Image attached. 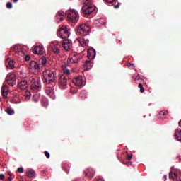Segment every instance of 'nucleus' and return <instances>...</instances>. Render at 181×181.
I'll return each instance as SVG.
<instances>
[{
  "label": "nucleus",
  "instance_id": "2",
  "mask_svg": "<svg viewBox=\"0 0 181 181\" xmlns=\"http://www.w3.org/2000/svg\"><path fill=\"white\" fill-rule=\"evenodd\" d=\"M44 76V83L45 84H52V83H56V72L52 70H46L43 72Z\"/></svg>",
  "mask_w": 181,
  "mask_h": 181
},
{
  "label": "nucleus",
  "instance_id": "34",
  "mask_svg": "<svg viewBox=\"0 0 181 181\" xmlns=\"http://www.w3.org/2000/svg\"><path fill=\"white\" fill-rule=\"evenodd\" d=\"M33 101H35V103H37V101H39V95H34L33 97Z\"/></svg>",
  "mask_w": 181,
  "mask_h": 181
},
{
  "label": "nucleus",
  "instance_id": "25",
  "mask_svg": "<svg viewBox=\"0 0 181 181\" xmlns=\"http://www.w3.org/2000/svg\"><path fill=\"white\" fill-rule=\"evenodd\" d=\"M167 115H168V112L161 111L159 112V114L158 115V118H159V119H165L166 118Z\"/></svg>",
  "mask_w": 181,
  "mask_h": 181
},
{
  "label": "nucleus",
  "instance_id": "40",
  "mask_svg": "<svg viewBox=\"0 0 181 181\" xmlns=\"http://www.w3.org/2000/svg\"><path fill=\"white\" fill-rule=\"evenodd\" d=\"M107 4H112V2H115V0H105Z\"/></svg>",
  "mask_w": 181,
  "mask_h": 181
},
{
  "label": "nucleus",
  "instance_id": "6",
  "mask_svg": "<svg viewBox=\"0 0 181 181\" xmlns=\"http://www.w3.org/2000/svg\"><path fill=\"white\" fill-rule=\"evenodd\" d=\"M77 33L81 36H87L90 35V27L86 24H81L77 28Z\"/></svg>",
  "mask_w": 181,
  "mask_h": 181
},
{
  "label": "nucleus",
  "instance_id": "19",
  "mask_svg": "<svg viewBox=\"0 0 181 181\" xmlns=\"http://www.w3.org/2000/svg\"><path fill=\"white\" fill-rule=\"evenodd\" d=\"M33 52L35 53V54L42 55L43 53H45V49L40 46H37L33 49Z\"/></svg>",
  "mask_w": 181,
  "mask_h": 181
},
{
  "label": "nucleus",
  "instance_id": "15",
  "mask_svg": "<svg viewBox=\"0 0 181 181\" xmlns=\"http://www.w3.org/2000/svg\"><path fill=\"white\" fill-rule=\"evenodd\" d=\"M28 81L23 79L18 84V87L20 90H26L28 88Z\"/></svg>",
  "mask_w": 181,
  "mask_h": 181
},
{
  "label": "nucleus",
  "instance_id": "27",
  "mask_svg": "<svg viewBox=\"0 0 181 181\" xmlns=\"http://www.w3.org/2000/svg\"><path fill=\"white\" fill-rule=\"evenodd\" d=\"M175 136L177 141H181V129H177L175 130Z\"/></svg>",
  "mask_w": 181,
  "mask_h": 181
},
{
  "label": "nucleus",
  "instance_id": "14",
  "mask_svg": "<svg viewBox=\"0 0 181 181\" xmlns=\"http://www.w3.org/2000/svg\"><path fill=\"white\" fill-rule=\"evenodd\" d=\"M95 55H96V52H95V49H94V48H91L88 50L87 57H88V59H89V60L95 59Z\"/></svg>",
  "mask_w": 181,
  "mask_h": 181
},
{
  "label": "nucleus",
  "instance_id": "31",
  "mask_svg": "<svg viewBox=\"0 0 181 181\" xmlns=\"http://www.w3.org/2000/svg\"><path fill=\"white\" fill-rule=\"evenodd\" d=\"M40 63H41V64H42V66H45V64H46V63H47V60L46 59V57H42L40 59Z\"/></svg>",
  "mask_w": 181,
  "mask_h": 181
},
{
  "label": "nucleus",
  "instance_id": "23",
  "mask_svg": "<svg viewBox=\"0 0 181 181\" xmlns=\"http://www.w3.org/2000/svg\"><path fill=\"white\" fill-rule=\"evenodd\" d=\"M179 177V175L177 173H176V171H170L169 173V178L170 179H174V180H177V178Z\"/></svg>",
  "mask_w": 181,
  "mask_h": 181
},
{
  "label": "nucleus",
  "instance_id": "42",
  "mask_svg": "<svg viewBox=\"0 0 181 181\" xmlns=\"http://www.w3.org/2000/svg\"><path fill=\"white\" fill-rule=\"evenodd\" d=\"M5 179V175L4 174H0V180H4Z\"/></svg>",
  "mask_w": 181,
  "mask_h": 181
},
{
  "label": "nucleus",
  "instance_id": "12",
  "mask_svg": "<svg viewBox=\"0 0 181 181\" xmlns=\"http://www.w3.org/2000/svg\"><path fill=\"white\" fill-rule=\"evenodd\" d=\"M6 66L7 69H15V61L10 57L6 58Z\"/></svg>",
  "mask_w": 181,
  "mask_h": 181
},
{
  "label": "nucleus",
  "instance_id": "35",
  "mask_svg": "<svg viewBox=\"0 0 181 181\" xmlns=\"http://www.w3.org/2000/svg\"><path fill=\"white\" fill-rule=\"evenodd\" d=\"M6 8H7V9H12V3L8 2V3L6 4Z\"/></svg>",
  "mask_w": 181,
  "mask_h": 181
},
{
  "label": "nucleus",
  "instance_id": "26",
  "mask_svg": "<svg viewBox=\"0 0 181 181\" xmlns=\"http://www.w3.org/2000/svg\"><path fill=\"white\" fill-rule=\"evenodd\" d=\"M68 62H69V63L76 64V63H77V62H78V58L77 57V56L74 55L72 57H69Z\"/></svg>",
  "mask_w": 181,
  "mask_h": 181
},
{
  "label": "nucleus",
  "instance_id": "36",
  "mask_svg": "<svg viewBox=\"0 0 181 181\" xmlns=\"http://www.w3.org/2000/svg\"><path fill=\"white\" fill-rule=\"evenodd\" d=\"M23 170L24 169L22 167H20L17 169V172H18V173H23Z\"/></svg>",
  "mask_w": 181,
  "mask_h": 181
},
{
  "label": "nucleus",
  "instance_id": "37",
  "mask_svg": "<svg viewBox=\"0 0 181 181\" xmlns=\"http://www.w3.org/2000/svg\"><path fill=\"white\" fill-rule=\"evenodd\" d=\"M47 159H49L50 158V153L48 151H45L44 152Z\"/></svg>",
  "mask_w": 181,
  "mask_h": 181
},
{
  "label": "nucleus",
  "instance_id": "5",
  "mask_svg": "<svg viewBox=\"0 0 181 181\" xmlns=\"http://www.w3.org/2000/svg\"><path fill=\"white\" fill-rule=\"evenodd\" d=\"M57 35L62 39H69V37L70 36V30H69L67 25H62L57 32Z\"/></svg>",
  "mask_w": 181,
  "mask_h": 181
},
{
  "label": "nucleus",
  "instance_id": "1",
  "mask_svg": "<svg viewBox=\"0 0 181 181\" xmlns=\"http://www.w3.org/2000/svg\"><path fill=\"white\" fill-rule=\"evenodd\" d=\"M80 2L83 3V6L82 7V13L84 15H90L95 11V6L93 5V1L91 0H79Z\"/></svg>",
  "mask_w": 181,
  "mask_h": 181
},
{
  "label": "nucleus",
  "instance_id": "41",
  "mask_svg": "<svg viewBox=\"0 0 181 181\" xmlns=\"http://www.w3.org/2000/svg\"><path fill=\"white\" fill-rule=\"evenodd\" d=\"M25 59L26 62H29L30 60V55H26Z\"/></svg>",
  "mask_w": 181,
  "mask_h": 181
},
{
  "label": "nucleus",
  "instance_id": "32",
  "mask_svg": "<svg viewBox=\"0 0 181 181\" xmlns=\"http://www.w3.org/2000/svg\"><path fill=\"white\" fill-rule=\"evenodd\" d=\"M63 71L64 74H66V76H69V74H70V71L69 69H66V66H63Z\"/></svg>",
  "mask_w": 181,
  "mask_h": 181
},
{
  "label": "nucleus",
  "instance_id": "24",
  "mask_svg": "<svg viewBox=\"0 0 181 181\" xmlns=\"http://www.w3.org/2000/svg\"><path fill=\"white\" fill-rule=\"evenodd\" d=\"M78 42L81 47H86V46H87V42H88V40L86 38H80Z\"/></svg>",
  "mask_w": 181,
  "mask_h": 181
},
{
  "label": "nucleus",
  "instance_id": "21",
  "mask_svg": "<svg viewBox=\"0 0 181 181\" xmlns=\"http://www.w3.org/2000/svg\"><path fill=\"white\" fill-rule=\"evenodd\" d=\"M26 176L30 178L36 177V172L33 169H28L26 172Z\"/></svg>",
  "mask_w": 181,
  "mask_h": 181
},
{
  "label": "nucleus",
  "instance_id": "17",
  "mask_svg": "<svg viewBox=\"0 0 181 181\" xmlns=\"http://www.w3.org/2000/svg\"><path fill=\"white\" fill-rule=\"evenodd\" d=\"M85 176L89 179H93L94 177V170L92 168H88L85 171Z\"/></svg>",
  "mask_w": 181,
  "mask_h": 181
},
{
  "label": "nucleus",
  "instance_id": "11",
  "mask_svg": "<svg viewBox=\"0 0 181 181\" xmlns=\"http://www.w3.org/2000/svg\"><path fill=\"white\" fill-rule=\"evenodd\" d=\"M72 82L77 87H83L84 86V81H83V76H78L72 80Z\"/></svg>",
  "mask_w": 181,
  "mask_h": 181
},
{
  "label": "nucleus",
  "instance_id": "13",
  "mask_svg": "<svg viewBox=\"0 0 181 181\" xmlns=\"http://www.w3.org/2000/svg\"><path fill=\"white\" fill-rule=\"evenodd\" d=\"M8 93H9V88L6 84H4L1 87V95L3 98H8Z\"/></svg>",
  "mask_w": 181,
  "mask_h": 181
},
{
  "label": "nucleus",
  "instance_id": "29",
  "mask_svg": "<svg viewBox=\"0 0 181 181\" xmlns=\"http://www.w3.org/2000/svg\"><path fill=\"white\" fill-rule=\"evenodd\" d=\"M131 159H132V154H128L127 157V160L128 161H124L123 163H126L127 165H129L130 166L132 165V162H131Z\"/></svg>",
  "mask_w": 181,
  "mask_h": 181
},
{
  "label": "nucleus",
  "instance_id": "43",
  "mask_svg": "<svg viewBox=\"0 0 181 181\" xmlns=\"http://www.w3.org/2000/svg\"><path fill=\"white\" fill-rule=\"evenodd\" d=\"M115 9H118L119 8V4H117L114 6Z\"/></svg>",
  "mask_w": 181,
  "mask_h": 181
},
{
  "label": "nucleus",
  "instance_id": "38",
  "mask_svg": "<svg viewBox=\"0 0 181 181\" xmlns=\"http://www.w3.org/2000/svg\"><path fill=\"white\" fill-rule=\"evenodd\" d=\"M127 66H128V67H129V69L135 68V66L134 65V64L129 63V64H127Z\"/></svg>",
  "mask_w": 181,
  "mask_h": 181
},
{
  "label": "nucleus",
  "instance_id": "39",
  "mask_svg": "<svg viewBox=\"0 0 181 181\" xmlns=\"http://www.w3.org/2000/svg\"><path fill=\"white\" fill-rule=\"evenodd\" d=\"M133 79L134 80V81H138V80H139V76H133Z\"/></svg>",
  "mask_w": 181,
  "mask_h": 181
},
{
  "label": "nucleus",
  "instance_id": "47",
  "mask_svg": "<svg viewBox=\"0 0 181 181\" xmlns=\"http://www.w3.org/2000/svg\"><path fill=\"white\" fill-rule=\"evenodd\" d=\"M164 177H166V175H165Z\"/></svg>",
  "mask_w": 181,
  "mask_h": 181
},
{
  "label": "nucleus",
  "instance_id": "16",
  "mask_svg": "<svg viewBox=\"0 0 181 181\" xmlns=\"http://www.w3.org/2000/svg\"><path fill=\"white\" fill-rule=\"evenodd\" d=\"M30 68L31 69V70H36L37 71H38V70L40 69V64H37L35 61H32L31 62H30Z\"/></svg>",
  "mask_w": 181,
  "mask_h": 181
},
{
  "label": "nucleus",
  "instance_id": "20",
  "mask_svg": "<svg viewBox=\"0 0 181 181\" xmlns=\"http://www.w3.org/2000/svg\"><path fill=\"white\" fill-rule=\"evenodd\" d=\"M94 66V63H93L91 61H86L85 64H83V69L85 70H90V69Z\"/></svg>",
  "mask_w": 181,
  "mask_h": 181
},
{
  "label": "nucleus",
  "instance_id": "8",
  "mask_svg": "<svg viewBox=\"0 0 181 181\" xmlns=\"http://www.w3.org/2000/svg\"><path fill=\"white\" fill-rule=\"evenodd\" d=\"M69 76L64 75V74H61L59 75V80H58V83L59 87L61 88H66L67 86V78Z\"/></svg>",
  "mask_w": 181,
  "mask_h": 181
},
{
  "label": "nucleus",
  "instance_id": "28",
  "mask_svg": "<svg viewBox=\"0 0 181 181\" xmlns=\"http://www.w3.org/2000/svg\"><path fill=\"white\" fill-rule=\"evenodd\" d=\"M45 93L47 95L52 97V95H53V93H54V90H53V88H52V87H49L45 89Z\"/></svg>",
  "mask_w": 181,
  "mask_h": 181
},
{
  "label": "nucleus",
  "instance_id": "18",
  "mask_svg": "<svg viewBox=\"0 0 181 181\" xmlns=\"http://www.w3.org/2000/svg\"><path fill=\"white\" fill-rule=\"evenodd\" d=\"M11 52H13L14 54H22V51H21V49L18 47V45H14L11 48Z\"/></svg>",
  "mask_w": 181,
  "mask_h": 181
},
{
  "label": "nucleus",
  "instance_id": "10",
  "mask_svg": "<svg viewBox=\"0 0 181 181\" xmlns=\"http://www.w3.org/2000/svg\"><path fill=\"white\" fill-rule=\"evenodd\" d=\"M62 46L66 52H69V50H71V47H73V45L71 44V40L66 39L64 40L62 42Z\"/></svg>",
  "mask_w": 181,
  "mask_h": 181
},
{
  "label": "nucleus",
  "instance_id": "30",
  "mask_svg": "<svg viewBox=\"0 0 181 181\" xmlns=\"http://www.w3.org/2000/svg\"><path fill=\"white\" fill-rule=\"evenodd\" d=\"M6 112L8 114V115H13V114H15V111L13 109H12V107H8Z\"/></svg>",
  "mask_w": 181,
  "mask_h": 181
},
{
  "label": "nucleus",
  "instance_id": "4",
  "mask_svg": "<svg viewBox=\"0 0 181 181\" xmlns=\"http://www.w3.org/2000/svg\"><path fill=\"white\" fill-rule=\"evenodd\" d=\"M30 89L34 93H37L42 90V83H40V78H33L31 80Z\"/></svg>",
  "mask_w": 181,
  "mask_h": 181
},
{
  "label": "nucleus",
  "instance_id": "3",
  "mask_svg": "<svg viewBox=\"0 0 181 181\" xmlns=\"http://www.w3.org/2000/svg\"><path fill=\"white\" fill-rule=\"evenodd\" d=\"M66 16L68 22L74 26L78 22V13L76 10H69L66 12Z\"/></svg>",
  "mask_w": 181,
  "mask_h": 181
},
{
  "label": "nucleus",
  "instance_id": "7",
  "mask_svg": "<svg viewBox=\"0 0 181 181\" xmlns=\"http://www.w3.org/2000/svg\"><path fill=\"white\" fill-rule=\"evenodd\" d=\"M6 83L8 84V86H11V87H13L16 84V76L15 74H8L7 76L6 77Z\"/></svg>",
  "mask_w": 181,
  "mask_h": 181
},
{
  "label": "nucleus",
  "instance_id": "33",
  "mask_svg": "<svg viewBox=\"0 0 181 181\" xmlns=\"http://www.w3.org/2000/svg\"><path fill=\"white\" fill-rule=\"evenodd\" d=\"M139 88H140V92L141 93H144L145 92V88H144V85H142V83L139 84Z\"/></svg>",
  "mask_w": 181,
  "mask_h": 181
},
{
  "label": "nucleus",
  "instance_id": "45",
  "mask_svg": "<svg viewBox=\"0 0 181 181\" xmlns=\"http://www.w3.org/2000/svg\"><path fill=\"white\" fill-rule=\"evenodd\" d=\"M178 125L181 127V121L179 122Z\"/></svg>",
  "mask_w": 181,
  "mask_h": 181
},
{
  "label": "nucleus",
  "instance_id": "44",
  "mask_svg": "<svg viewBox=\"0 0 181 181\" xmlns=\"http://www.w3.org/2000/svg\"><path fill=\"white\" fill-rule=\"evenodd\" d=\"M18 0H13V2H14V4H16V2H18Z\"/></svg>",
  "mask_w": 181,
  "mask_h": 181
},
{
  "label": "nucleus",
  "instance_id": "9",
  "mask_svg": "<svg viewBox=\"0 0 181 181\" xmlns=\"http://www.w3.org/2000/svg\"><path fill=\"white\" fill-rule=\"evenodd\" d=\"M49 48L53 52V53H55V54H59V53H60V42L55 41L51 43Z\"/></svg>",
  "mask_w": 181,
  "mask_h": 181
},
{
  "label": "nucleus",
  "instance_id": "46",
  "mask_svg": "<svg viewBox=\"0 0 181 181\" xmlns=\"http://www.w3.org/2000/svg\"><path fill=\"white\" fill-rule=\"evenodd\" d=\"M8 181H12V179H11V177H8Z\"/></svg>",
  "mask_w": 181,
  "mask_h": 181
},
{
  "label": "nucleus",
  "instance_id": "22",
  "mask_svg": "<svg viewBox=\"0 0 181 181\" xmlns=\"http://www.w3.org/2000/svg\"><path fill=\"white\" fill-rule=\"evenodd\" d=\"M64 14H65V13L64 12V11H59L57 13V14H56V16H55V18H56V19H57V20H59V21H58V22H60V21H63L64 18H63L64 16Z\"/></svg>",
  "mask_w": 181,
  "mask_h": 181
}]
</instances>
